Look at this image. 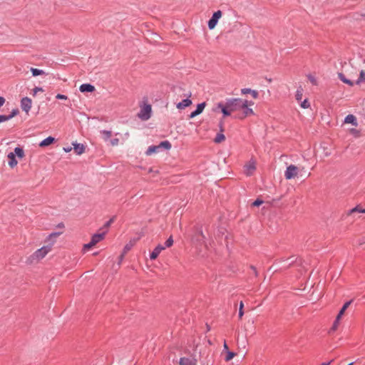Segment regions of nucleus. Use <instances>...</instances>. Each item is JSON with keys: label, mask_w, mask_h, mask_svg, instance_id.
Listing matches in <instances>:
<instances>
[{"label": "nucleus", "mask_w": 365, "mask_h": 365, "mask_svg": "<svg viewBox=\"0 0 365 365\" xmlns=\"http://www.w3.org/2000/svg\"><path fill=\"white\" fill-rule=\"evenodd\" d=\"M243 105L242 106L241 110L242 113H240L237 118L240 119H244L247 116L253 115L255 114L253 110L250 108L254 105V102L252 101H247L243 99Z\"/></svg>", "instance_id": "obj_1"}, {"label": "nucleus", "mask_w": 365, "mask_h": 365, "mask_svg": "<svg viewBox=\"0 0 365 365\" xmlns=\"http://www.w3.org/2000/svg\"><path fill=\"white\" fill-rule=\"evenodd\" d=\"M51 250L52 245L43 246L35 251L31 256V258L32 260L39 261L43 259L46 255L51 251Z\"/></svg>", "instance_id": "obj_2"}, {"label": "nucleus", "mask_w": 365, "mask_h": 365, "mask_svg": "<svg viewBox=\"0 0 365 365\" xmlns=\"http://www.w3.org/2000/svg\"><path fill=\"white\" fill-rule=\"evenodd\" d=\"M106 236V232L97 233L92 236L91 242L85 244L83 247V251L86 252L94 247L96 244L102 241Z\"/></svg>", "instance_id": "obj_3"}, {"label": "nucleus", "mask_w": 365, "mask_h": 365, "mask_svg": "<svg viewBox=\"0 0 365 365\" xmlns=\"http://www.w3.org/2000/svg\"><path fill=\"white\" fill-rule=\"evenodd\" d=\"M140 110L138 113V117L142 120H147L151 116L152 107L151 105L144 102L143 104L140 106Z\"/></svg>", "instance_id": "obj_4"}, {"label": "nucleus", "mask_w": 365, "mask_h": 365, "mask_svg": "<svg viewBox=\"0 0 365 365\" xmlns=\"http://www.w3.org/2000/svg\"><path fill=\"white\" fill-rule=\"evenodd\" d=\"M339 78L344 83L353 86L354 84L359 85L363 82H365V71H361L359 78L356 81V82H353L349 79H347L345 76L341 73H339L338 74Z\"/></svg>", "instance_id": "obj_5"}, {"label": "nucleus", "mask_w": 365, "mask_h": 365, "mask_svg": "<svg viewBox=\"0 0 365 365\" xmlns=\"http://www.w3.org/2000/svg\"><path fill=\"white\" fill-rule=\"evenodd\" d=\"M228 108L231 110L232 113L241 110L242 106L243 105V99L242 98H230L227 100Z\"/></svg>", "instance_id": "obj_6"}, {"label": "nucleus", "mask_w": 365, "mask_h": 365, "mask_svg": "<svg viewBox=\"0 0 365 365\" xmlns=\"http://www.w3.org/2000/svg\"><path fill=\"white\" fill-rule=\"evenodd\" d=\"M299 168L294 165H289L285 172H284V178L287 180H291L292 178H294L297 177L299 174Z\"/></svg>", "instance_id": "obj_7"}, {"label": "nucleus", "mask_w": 365, "mask_h": 365, "mask_svg": "<svg viewBox=\"0 0 365 365\" xmlns=\"http://www.w3.org/2000/svg\"><path fill=\"white\" fill-rule=\"evenodd\" d=\"M255 170L256 161L252 158L244 165L243 171L247 176H250L255 173Z\"/></svg>", "instance_id": "obj_8"}, {"label": "nucleus", "mask_w": 365, "mask_h": 365, "mask_svg": "<svg viewBox=\"0 0 365 365\" xmlns=\"http://www.w3.org/2000/svg\"><path fill=\"white\" fill-rule=\"evenodd\" d=\"M222 13L220 10L215 11L211 19L208 21V28L213 29L217 24L218 20L222 17Z\"/></svg>", "instance_id": "obj_9"}, {"label": "nucleus", "mask_w": 365, "mask_h": 365, "mask_svg": "<svg viewBox=\"0 0 365 365\" xmlns=\"http://www.w3.org/2000/svg\"><path fill=\"white\" fill-rule=\"evenodd\" d=\"M32 106V101L28 97H24L21 100V108L26 113H29Z\"/></svg>", "instance_id": "obj_10"}, {"label": "nucleus", "mask_w": 365, "mask_h": 365, "mask_svg": "<svg viewBox=\"0 0 365 365\" xmlns=\"http://www.w3.org/2000/svg\"><path fill=\"white\" fill-rule=\"evenodd\" d=\"M180 365H197V360L195 357H181L179 361Z\"/></svg>", "instance_id": "obj_11"}, {"label": "nucleus", "mask_w": 365, "mask_h": 365, "mask_svg": "<svg viewBox=\"0 0 365 365\" xmlns=\"http://www.w3.org/2000/svg\"><path fill=\"white\" fill-rule=\"evenodd\" d=\"M191 96V93L187 95V98L186 99L182 100L176 104V108L179 110H183L187 107H189L192 105V101L189 98Z\"/></svg>", "instance_id": "obj_12"}, {"label": "nucleus", "mask_w": 365, "mask_h": 365, "mask_svg": "<svg viewBox=\"0 0 365 365\" xmlns=\"http://www.w3.org/2000/svg\"><path fill=\"white\" fill-rule=\"evenodd\" d=\"M364 208H362L361 205H357L356 207H353L352 209H350L344 212L343 215L344 217H348L351 216L354 213L358 212V213H363L364 212Z\"/></svg>", "instance_id": "obj_13"}, {"label": "nucleus", "mask_w": 365, "mask_h": 365, "mask_svg": "<svg viewBox=\"0 0 365 365\" xmlns=\"http://www.w3.org/2000/svg\"><path fill=\"white\" fill-rule=\"evenodd\" d=\"M165 249V247H163V245H158L154 250L153 251L150 253V259L152 260H154L160 254V252L164 250Z\"/></svg>", "instance_id": "obj_14"}, {"label": "nucleus", "mask_w": 365, "mask_h": 365, "mask_svg": "<svg viewBox=\"0 0 365 365\" xmlns=\"http://www.w3.org/2000/svg\"><path fill=\"white\" fill-rule=\"evenodd\" d=\"M217 107L221 109V111L223 113L224 116H230L232 113L231 110H230V108H228V103L227 101L225 104H223L222 103H219Z\"/></svg>", "instance_id": "obj_15"}, {"label": "nucleus", "mask_w": 365, "mask_h": 365, "mask_svg": "<svg viewBox=\"0 0 365 365\" xmlns=\"http://www.w3.org/2000/svg\"><path fill=\"white\" fill-rule=\"evenodd\" d=\"M344 123H351L354 126L358 125L356 118L352 114H349L346 116Z\"/></svg>", "instance_id": "obj_16"}, {"label": "nucleus", "mask_w": 365, "mask_h": 365, "mask_svg": "<svg viewBox=\"0 0 365 365\" xmlns=\"http://www.w3.org/2000/svg\"><path fill=\"white\" fill-rule=\"evenodd\" d=\"M79 90L81 92H93L95 90V88L91 84L84 83L81 85Z\"/></svg>", "instance_id": "obj_17"}, {"label": "nucleus", "mask_w": 365, "mask_h": 365, "mask_svg": "<svg viewBox=\"0 0 365 365\" xmlns=\"http://www.w3.org/2000/svg\"><path fill=\"white\" fill-rule=\"evenodd\" d=\"M9 158V165L11 168H14L17 164L18 162L16 160L15 154L14 153H9L7 155Z\"/></svg>", "instance_id": "obj_18"}, {"label": "nucleus", "mask_w": 365, "mask_h": 365, "mask_svg": "<svg viewBox=\"0 0 365 365\" xmlns=\"http://www.w3.org/2000/svg\"><path fill=\"white\" fill-rule=\"evenodd\" d=\"M73 149L77 155H81L85 151V146L80 143H73Z\"/></svg>", "instance_id": "obj_19"}, {"label": "nucleus", "mask_w": 365, "mask_h": 365, "mask_svg": "<svg viewBox=\"0 0 365 365\" xmlns=\"http://www.w3.org/2000/svg\"><path fill=\"white\" fill-rule=\"evenodd\" d=\"M17 113H18V110H14L12 111L11 114H10L9 115H0V123H2V122H4V121L10 120L14 116H15Z\"/></svg>", "instance_id": "obj_20"}, {"label": "nucleus", "mask_w": 365, "mask_h": 365, "mask_svg": "<svg viewBox=\"0 0 365 365\" xmlns=\"http://www.w3.org/2000/svg\"><path fill=\"white\" fill-rule=\"evenodd\" d=\"M54 140H55L54 138L49 136V137L45 138L44 140H43L39 143V146H41V147L48 146V145H51V143H53L54 142Z\"/></svg>", "instance_id": "obj_21"}, {"label": "nucleus", "mask_w": 365, "mask_h": 365, "mask_svg": "<svg viewBox=\"0 0 365 365\" xmlns=\"http://www.w3.org/2000/svg\"><path fill=\"white\" fill-rule=\"evenodd\" d=\"M351 301L346 302L343 307H341V310L339 311V314L336 317H338V319H341L343 314H344L346 309L349 307V306L351 304Z\"/></svg>", "instance_id": "obj_22"}, {"label": "nucleus", "mask_w": 365, "mask_h": 365, "mask_svg": "<svg viewBox=\"0 0 365 365\" xmlns=\"http://www.w3.org/2000/svg\"><path fill=\"white\" fill-rule=\"evenodd\" d=\"M160 149V146L159 145H152V146H150L147 151H146V154L147 155H151L154 153H156L158 151V150Z\"/></svg>", "instance_id": "obj_23"}, {"label": "nucleus", "mask_w": 365, "mask_h": 365, "mask_svg": "<svg viewBox=\"0 0 365 365\" xmlns=\"http://www.w3.org/2000/svg\"><path fill=\"white\" fill-rule=\"evenodd\" d=\"M15 155H17L19 158H22L24 156V150L21 148L17 147L14 149Z\"/></svg>", "instance_id": "obj_24"}, {"label": "nucleus", "mask_w": 365, "mask_h": 365, "mask_svg": "<svg viewBox=\"0 0 365 365\" xmlns=\"http://www.w3.org/2000/svg\"><path fill=\"white\" fill-rule=\"evenodd\" d=\"M225 140V136L223 133H218L216 135L214 141L216 143H220L223 142Z\"/></svg>", "instance_id": "obj_25"}, {"label": "nucleus", "mask_w": 365, "mask_h": 365, "mask_svg": "<svg viewBox=\"0 0 365 365\" xmlns=\"http://www.w3.org/2000/svg\"><path fill=\"white\" fill-rule=\"evenodd\" d=\"M158 145L160 146V148H163L166 150H170L171 148V143L168 140L163 141Z\"/></svg>", "instance_id": "obj_26"}, {"label": "nucleus", "mask_w": 365, "mask_h": 365, "mask_svg": "<svg viewBox=\"0 0 365 365\" xmlns=\"http://www.w3.org/2000/svg\"><path fill=\"white\" fill-rule=\"evenodd\" d=\"M302 96H303V90H302V88L297 89V91H296V94H295L296 100L298 102H300L302 101Z\"/></svg>", "instance_id": "obj_27"}, {"label": "nucleus", "mask_w": 365, "mask_h": 365, "mask_svg": "<svg viewBox=\"0 0 365 365\" xmlns=\"http://www.w3.org/2000/svg\"><path fill=\"white\" fill-rule=\"evenodd\" d=\"M101 133L103 135L105 140H108L112 135V132L110 130H103L101 131Z\"/></svg>", "instance_id": "obj_28"}, {"label": "nucleus", "mask_w": 365, "mask_h": 365, "mask_svg": "<svg viewBox=\"0 0 365 365\" xmlns=\"http://www.w3.org/2000/svg\"><path fill=\"white\" fill-rule=\"evenodd\" d=\"M31 71L34 76L43 75L45 73V72L43 70H40V69L34 68H31Z\"/></svg>", "instance_id": "obj_29"}, {"label": "nucleus", "mask_w": 365, "mask_h": 365, "mask_svg": "<svg viewBox=\"0 0 365 365\" xmlns=\"http://www.w3.org/2000/svg\"><path fill=\"white\" fill-rule=\"evenodd\" d=\"M205 106H206V103L205 102L199 103L197 106V108L195 111L197 113V115H200L203 111Z\"/></svg>", "instance_id": "obj_30"}, {"label": "nucleus", "mask_w": 365, "mask_h": 365, "mask_svg": "<svg viewBox=\"0 0 365 365\" xmlns=\"http://www.w3.org/2000/svg\"><path fill=\"white\" fill-rule=\"evenodd\" d=\"M235 355H236L235 353L230 351H227L225 360L226 361H229L232 360L235 357Z\"/></svg>", "instance_id": "obj_31"}, {"label": "nucleus", "mask_w": 365, "mask_h": 365, "mask_svg": "<svg viewBox=\"0 0 365 365\" xmlns=\"http://www.w3.org/2000/svg\"><path fill=\"white\" fill-rule=\"evenodd\" d=\"M349 133L353 135L354 137L358 138L361 135L360 131L356 128H351L349 130Z\"/></svg>", "instance_id": "obj_32"}, {"label": "nucleus", "mask_w": 365, "mask_h": 365, "mask_svg": "<svg viewBox=\"0 0 365 365\" xmlns=\"http://www.w3.org/2000/svg\"><path fill=\"white\" fill-rule=\"evenodd\" d=\"M173 245V237L170 236L167 240L166 242H165V248L167 247H170L172 245Z\"/></svg>", "instance_id": "obj_33"}, {"label": "nucleus", "mask_w": 365, "mask_h": 365, "mask_svg": "<svg viewBox=\"0 0 365 365\" xmlns=\"http://www.w3.org/2000/svg\"><path fill=\"white\" fill-rule=\"evenodd\" d=\"M244 304L242 302H240V308H239V318L242 319V317L244 315V311H243Z\"/></svg>", "instance_id": "obj_34"}, {"label": "nucleus", "mask_w": 365, "mask_h": 365, "mask_svg": "<svg viewBox=\"0 0 365 365\" xmlns=\"http://www.w3.org/2000/svg\"><path fill=\"white\" fill-rule=\"evenodd\" d=\"M341 319H338V317H336L335 321L334 322V324L332 325V327H331V330L333 331H335L338 328V326L339 324V321H340Z\"/></svg>", "instance_id": "obj_35"}, {"label": "nucleus", "mask_w": 365, "mask_h": 365, "mask_svg": "<svg viewBox=\"0 0 365 365\" xmlns=\"http://www.w3.org/2000/svg\"><path fill=\"white\" fill-rule=\"evenodd\" d=\"M300 106L303 108H308L310 107V103H309L307 99H305L301 102Z\"/></svg>", "instance_id": "obj_36"}, {"label": "nucleus", "mask_w": 365, "mask_h": 365, "mask_svg": "<svg viewBox=\"0 0 365 365\" xmlns=\"http://www.w3.org/2000/svg\"><path fill=\"white\" fill-rule=\"evenodd\" d=\"M42 92L43 91V89L42 88H40V87H36L33 89V96H36L38 92Z\"/></svg>", "instance_id": "obj_37"}, {"label": "nucleus", "mask_w": 365, "mask_h": 365, "mask_svg": "<svg viewBox=\"0 0 365 365\" xmlns=\"http://www.w3.org/2000/svg\"><path fill=\"white\" fill-rule=\"evenodd\" d=\"M56 98L59 99V100H66L68 98V97L65 95L58 93L56 96Z\"/></svg>", "instance_id": "obj_38"}, {"label": "nucleus", "mask_w": 365, "mask_h": 365, "mask_svg": "<svg viewBox=\"0 0 365 365\" xmlns=\"http://www.w3.org/2000/svg\"><path fill=\"white\" fill-rule=\"evenodd\" d=\"M263 203V201L261 200H256L255 201H254L252 202V206L255 207V206H259L260 205H262Z\"/></svg>", "instance_id": "obj_39"}, {"label": "nucleus", "mask_w": 365, "mask_h": 365, "mask_svg": "<svg viewBox=\"0 0 365 365\" xmlns=\"http://www.w3.org/2000/svg\"><path fill=\"white\" fill-rule=\"evenodd\" d=\"M119 143V139L118 138H113L111 140H110V144L113 145V146H115V145H118Z\"/></svg>", "instance_id": "obj_40"}, {"label": "nucleus", "mask_w": 365, "mask_h": 365, "mask_svg": "<svg viewBox=\"0 0 365 365\" xmlns=\"http://www.w3.org/2000/svg\"><path fill=\"white\" fill-rule=\"evenodd\" d=\"M251 91H252V89H250V88H242L241 90V93L242 94H248V93H251Z\"/></svg>", "instance_id": "obj_41"}, {"label": "nucleus", "mask_w": 365, "mask_h": 365, "mask_svg": "<svg viewBox=\"0 0 365 365\" xmlns=\"http://www.w3.org/2000/svg\"><path fill=\"white\" fill-rule=\"evenodd\" d=\"M252 96L253 97V98L256 99L258 98V92L257 91H255V90H252L251 91V93Z\"/></svg>", "instance_id": "obj_42"}, {"label": "nucleus", "mask_w": 365, "mask_h": 365, "mask_svg": "<svg viewBox=\"0 0 365 365\" xmlns=\"http://www.w3.org/2000/svg\"><path fill=\"white\" fill-rule=\"evenodd\" d=\"M60 235H61V232H53L49 235V238L56 237L59 236Z\"/></svg>", "instance_id": "obj_43"}, {"label": "nucleus", "mask_w": 365, "mask_h": 365, "mask_svg": "<svg viewBox=\"0 0 365 365\" xmlns=\"http://www.w3.org/2000/svg\"><path fill=\"white\" fill-rule=\"evenodd\" d=\"M197 115H198L197 113L194 110L190 114L189 117L190 118H193Z\"/></svg>", "instance_id": "obj_44"}, {"label": "nucleus", "mask_w": 365, "mask_h": 365, "mask_svg": "<svg viewBox=\"0 0 365 365\" xmlns=\"http://www.w3.org/2000/svg\"><path fill=\"white\" fill-rule=\"evenodd\" d=\"M5 103V98L4 97L0 96V106H3Z\"/></svg>", "instance_id": "obj_45"}, {"label": "nucleus", "mask_w": 365, "mask_h": 365, "mask_svg": "<svg viewBox=\"0 0 365 365\" xmlns=\"http://www.w3.org/2000/svg\"><path fill=\"white\" fill-rule=\"evenodd\" d=\"M223 348H224V351H229L228 350V346H227V344L225 341L224 342Z\"/></svg>", "instance_id": "obj_46"}, {"label": "nucleus", "mask_w": 365, "mask_h": 365, "mask_svg": "<svg viewBox=\"0 0 365 365\" xmlns=\"http://www.w3.org/2000/svg\"><path fill=\"white\" fill-rule=\"evenodd\" d=\"M71 147H68V148H63V150L66 152V153H68L71 150Z\"/></svg>", "instance_id": "obj_47"}, {"label": "nucleus", "mask_w": 365, "mask_h": 365, "mask_svg": "<svg viewBox=\"0 0 365 365\" xmlns=\"http://www.w3.org/2000/svg\"><path fill=\"white\" fill-rule=\"evenodd\" d=\"M332 361H328V362H324L321 365H330Z\"/></svg>", "instance_id": "obj_48"}, {"label": "nucleus", "mask_w": 365, "mask_h": 365, "mask_svg": "<svg viewBox=\"0 0 365 365\" xmlns=\"http://www.w3.org/2000/svg\"><path fill=\"white\" fill-rule=\"evenodd\" d=\"M58 227L63 228L64 227L63 223H61L58 225Z\"/></svg>", "instance_id": "obj_49"}, {"label": "nucleus", "mask_w": 365, "mask_h": 365, "mask_svg": "<svg viewBox=\"0 0 365 365\" xmlns=\"http://www.w3.org/2000/svg\"><path fill=\"white\" fill-rule=\"evenodd\" d=\"M311 81L314 83H315V80L314 78H310Z\"/></svg>", "instance_id": "obj_50"}, {"label": "nucleus", "mask_w": 365, "mask_h": 365, "mask_svg": "<svg viewBox=\"0 0 365 365\" xmlns=\"http://www.w3.org/2000/svg\"><path fill=\"white\" fill-rule=\"evenodd\" d=\"M361 16L362 17H365V12H364V14H361Z\"/></svg>", "instance_id": "obj_51"}, {"label": "nucleus", "mask_w": 365, "mask_h": 365, "mask_svg": "<svg viewBox=\"0 0 365 365\" xmlns=\"http://www.w3.org/2000/svg\"><path fill=\"white\" fill-rule=\"evenodd\" d=\"M125 248L126 250H129V247H127V246H126Z\"/></svg>", "instance_id": "obj_52"}, {"label": "nucleus", "mask_w": 365, "mask_h": 365, "mask_svg": "<svg viewBox=\"0 0 365 365\" xmlns=\"http://www.w3.org/2000/svg\"><path fill=\"white\" fill-rule=\"evenodd\" d=\"M348 365H353V363H350V364H348Z\"/></svg>", "instance_id": "obj_53"}, {"label": "nucleus", "mask_w": 365, "mask_h": 365, "mask_svg": "<svg viewBox=\"0 0 365 365\" xmlns=\"http://www.w3.org/2000/svg\"><path fill=\"white\" fill-rule=\"evenodd\" d=\"M363 213H365V209L364 210V212Z\"/></svg>", "instance_id": "obj_54"}]
</instances>
